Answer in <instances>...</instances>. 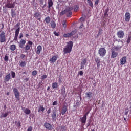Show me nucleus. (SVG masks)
<instances>
[{
  "label": "nucleus",
  "instance_id": "obj_1",
  "mask_svg": "<svg viewBox=\"0 0 131 131\" xmlns=\"http://www.w3.org/2000/svg\"><path fill=\"white\" fill-rule=\"evenodd\" d=\"M72 48H73V42L70 41L67 43L66 48L63 49V52L64 54H68L71 53L72 51Z\"/></svg>",
  "mask_w": 131,
  "mask_h": 131
},
{
  "label": "nucleus",
  "instance_id": "obj_2",
  "mask_svg": "<svg viewBox=\"0 0 131 131\" xmlns=\"http://www.w3.org/2000/svg\"><path fill=\"white\" fill-rule=\"evenodd\" d=\"M89 114L90 111H88L86 113H85V114L83 115L82 117H81L80 118V121L81 123L82 126H84L85 123H86V116H88V115H89Z\"/></svg>",
  "mask_w": 131,
  "mask_h": 131
},
{
  "label": "nucleus",
  "instance_id": "obj_3",
  "mask_svg": "<svg viewBox=\"0 0 131 131\" xmlns=\"http://www.w3.org/2000/svg\"><path fill=\"white\" fill-rule=\"evenodd\" d=\"M6 40H7L6 33L4 31L0 32V42L2 43L6 42Z\"/></svg>",
  "mask_w": 131,
  "mask_h": 131
},
{
  "label": "nucleus",
  "instance_id": "obj_4",
  "mask_svg": "<svg viewBox=\"0 0 131 131\" xmlns=\"http://www.w3.org/2000/svg\"><path fill=\"white\" fill-rule=\"evenodd\" d=\"M13 91L15 95V99L17 100V101H19L20 100V92L16 88H14Z\"/></svg>",
  "mask_w": 131,
  "mask_h": 131
},
{
  "label": "nucleus",
  "instance_id": "obj_5",
  "mask_svg": "<svg viewBox=\"0 0 131 131\" xmlns=\"http://www.w3.org/2000/svg\"><path fill=\"white\" fill-rule=\"evenodd\" d=\"M107 51L104 48H100L98 50V54L100 57H104L105 56Z\"/></svg>",
  "mask_w": 131,
  "mask_h": 131
},
{
  "label": "nucleus",
  "instance_id": "obj_6",
  "mask_svg": "<svg viewBox=\"0 0 131 131\" xmlns=\"http://www.w3.org/2000/svg\"><path fill=\"white\" fill-rule=\"evenodd\" d=\"M32 45H33L32 41H28L24 48L25 51H29V50H30V48L32 47Z\"/></svg>",
  "mask_w": 131,
  "mask_h": 131
},
{
  "label": "nucleus",
  "instance_id": "obj_7",
  "mask_svg": "<svg viewBox=\"0 0 131 131\" xmlns=\"http://www.w3.org/2000/svg\"><path fill=\"white\" fill-rule=\"evenodd\" d=\"M117 35L118 37V38L122 39L124 36H125V35L124 34V32L122 30L119 31L117 33Z\"/></svg>",
  "mask_w": 131,
  "mask_h": 131
},
{
  "label": "nucleus",
  "instance_id": "obj_8",
  "mask_svg": "<svg viewBox=\"0 0 131 131\" xmlns=\"http://www.w3.org/2000/svg\"><path fill=\"white\" fill-rule=\"evenodd\" d=\"M75 33H76V31H73L70 33L63 34V37H65L66 38H67L68 37H71V36H73V35H74Z\"/></svg>",
  "mask_w": 131,
  "mask_h": 131
},
{
  "label": "nucleus",
  "instance_id": "obj_9",
  "mask_svg": "<svg viewBox=\"0 0 131 131\" xmlns=\"http://www.w3.org/2000/svg\"><path fill=\"white\" fill-rule=\"evenodd\" d=\"M118 56V52H115V50L112 48L111 49V58H112L113 59H114V58H116Z\"/></svg>",
  "mask_w": 131,
  "mask_h": 131
},
{
  "label": "nucleus",
  "instance_id": "obj_10",
  "mask_svg": "<svg viewBox=\"0 0 131 131\" xmlns=\"http://www.w3.org/2000/svg\"><path fill=\"white\" fill-rule=\"evenodd\" d=\"M44 127H45V128L48 130H52V129H53V126H52V124L48 122L44 123Z\"/></svg>",
  "mask_w": 131,
  "mask_h": 131
},
{
  "label": "nucleus",
  "instance_id": "obj_11",
  "mask_svg": "<svg viewBox=\"0 0 131 131\" xmlns=\"http://www.w3.org/2000/svg\"><path fill=\"white\" fill-rule=\"evenodd\" d=\"M58 55L52 56V57L49 59L50 63H55L57 60H58Z\"/></svg>",
  "mask_w": 131,
  "mask_h": 131
},
{
  "label": "nucleus",
  "instance_id": "obj_12",
  "mask_svg": "<svg viewBox=\"0 0 131 131\" xmlns=\"http://www.w3.org/2000/svg\"><path fill=\"white\" fill-rule=\"evenodd\" d=\"M51 116L53 120L56 121V120H57V116H59V115H57V111H53L51 115Z\"/></svg>",
  "mask_w": 131,
  "mask_h": 131
},
{
  "label": "nucleus",
  "instance_id": "obj_13",
  "mask_svg": "<svg viewBox=\"0 0 131 131\" xmlns=\"http://www.w3.org/2000/svg\"><path fill=\"white\" fill-rule=\"evenodd\" d=\"M11 78V74L8 73L4 78V82H9Z\"/></svg>",
  "mask_w": 131,
  "mask_h": 131
},
{
  "label": "nucleus",
  "instance_id": "obj_14",
  "mask_svg": "<svg viewBox=\"0 0 131 131\" xmlns=\"http://www.w3.org/2000/svg\"><path fill=\"white\" fill-rule=\"evenodd\" d=\"M129 20H130V13L126 12L125 14V21L129 22Z\"/></svg>",
  "mask_w": 131,
  "mask_h": 131
},
{
  "label": "nucleus",
  "instance_id": "obj_15",
  "mask_svg": "<svg viewBox=\"0 0 131 131\" xmlns=\"http://www.w3.org/2000/svg\"><path fill=\"white\" fill-rule=\"evenodd\" d=\"M41 51H42V47H41V46L39 45V46H37V47L36 48V50L35 51V53L37 55H39V54H40Z\"/></svg>",
  "mask_w": 131,
  "mask_h": 131
},
{
  "label": "nucleus",
  "instance_id": "obj_16",
  "mask_svg": "<svg viewBox=\"0 0 131 131\" xmlns=\"http://www.w3.org/2000/svg\"><path fill=\"white\" fill-rule=\"evenodd\" d=\"M67 112V105L64 104L62 106V108L61 109V114H62V115H64L65 113H66Z\"/></svg>",
  "mask_w": 131,
  "mask_h": 131
},
{
  "label": "nucleus",
  "instance_id": "obj_17",
  "mask_svg": "<svg viewBox=\"0 0 131 131\" xmlns=\"http://www.w3.org/2000/svg\"><path fill=\"white\" fill-rule=\"evenodd\" d=\"M25 43H26V40L21 39L19 44V48H21V49H23V48H24V45H25Z\"/></svg>",
  "mask_w": 131,
  "mask_h": 131
},
{
  "label": "nucleus",
  "instance_id": "obj_18",
  "mask_svg": "<svg viewBox=\"0 0 131 131\" xmlns=\"http://www.w3.org/2000/svg\"><path fill=\"white\" fill-rule=\"evenodd\" d=\"M125 63H126V57L124 56L120 59V64L121 65H124Z\"/></svg>",
  "mask_w": 131,
  "mask_h": 131
},
{
  "label": "nucleus",
  "instance_id": "obj_19",
  "mask_svg": "<svg viewBox=\"0 0 131 131\" xmlns=\"http://www.w3.org/2000/svg\"><path fill=\"white\" fill-rule=\"evenodd\" d=\"M6 8H12L15 7V4L12 3H8L6 5Z\"/></svg>",
  "mask_w": 131,
  "mask_h": 131
},
{
  "label": "nucleus",
  "instance_id": "obj_20",
  "mask_svg": "<svg viewBox=\"0 0 131 131\" xmlns=\"http://www.w3.org/2000/svg\"><path fill=\"white\" fill-rule=\"evenodd\" d=\"M34 17H35V18H37L38 21H40V13L35 12L34 13Z\"/></svg>",
  "mask_w": 131,
  "mask_h": 131
},
{
  "label": "nucleus",
  "instance_id": "obj_21",
  "mask_svg": "<svg viewBox=\"0 0 131 131\" xmlns=\"http://www.w3.org/2000/svg\"><path fill=\"white\" fill-rule=\"evenodd\" d=\"M86 95V98H87V99H91L92 98V95H93V93L91 92H88L85 93Z\"/></svg>",
  "mask_w": 131,
  "mask_h": 131
},
{
  "label": "nucleus",
  "instance_id": "obj_22",
  "mask_svg": "<svg viewBox=\"0 0 131 131\" xmlns=\"http://www.w3.org/2000/svg\"><path fill=\"white\" fill-rule=\"evenodd\" d=\"M26 61H21L19 62V66L20 67H25L26 66Z\"/></svg>",
  "mask_w": 131,
  "mask_h": 131
},
{
  "label": "nucleus",
  "instance_id": "obj_23",
  "mask_svg": "<svg viewBox=\"0 0 131 131\" xmlns=\"http://www.w3.org/2000/svg\"><path fill=\"white\" fill-rule=\"evenodd\" d=\"M48 8L50 9V8H51V7H52L53 5H54V3H53V0H48Z\"/></svg>",
  "mask_w": 131,
  "mask_h": 131
},
{
  "label": "nucleus",
  "instance_id": "obj_24",
  "mask_svg": "<svg viewBox=\"0 0 131 131\" xmlns=\"http://www.w3.org/2000/svg\"><path fill=\"white\" fill-rule=\"evenodd\" d=\"M65 90V87H62L61 89V94L62 95V96H65V95H66V91Z\"/></svg>",
  "mask_w": 131,
  "mask_h": 131
},
{
  "label": "nucleus",
  "instance_id": "obj_25",
  "mask_svg": "<svg viewBox=\"0 0 131 131\" xmlns=\"http://www.w3.org/2000/svg\"><path fill=\"white\" fill-rule=\"evenodd\" d=\"M95 62L97 64V67H100V66H101V64H100L101 60L99 59V57L95 59Z\"/></svg>",
  "mask_w": 131,
  "mask_h": 131
},
{
  "label": "nucleus",
  "instance_id": "obj_26",
  "mask_svg": "<svg viewBox=\"0 0 131 131\" xmlns=\"http://www.w3.org/2000/svg\"><path fill=\"white\" fill-rule=\"evenodd\" d=\"M31 112V111L28 108H26L24 111V113H25L27 115H28L29 114H30V113Z\"/></svg>",
  "mask_w": 131,
  "mask_h": 131
},
{
  "label": "nucleus",
  "instance_id": "obj_27",
  "mask_svg": "<svg viewBox=\"0 0 131 131\" xmlns=\"http://www.w3.org/2000/svg\"><path fill=\"white\" fill-rule=\"evenodd\" d=\"M52 88L55 90V89H57L58 88V83L57 82H53L52 84Z\"/></svg>",
  "mask_w": 131,
  "mask_h": 131
},
{
  "label": "nucleus",
  "instance_id": "obj_28",
  "mask_svg": "<svg viewBox=\"0 0 131 131\" xmlns=\"http://www.w3.org/2000/svg\"><path fill=\"white\" fill-rule=\"evenodd\" d=\"M87 3H88L89 6L91 7V8L94 7V5L93 4V2H92V0H87Z\"/></svg>",
  "mask_w": 131,
  "mask_h": 131
},
{
  "label": "nucleus",
  "instance_id": "obj_29",
  "mask_svg": "<svg viewBox=\"0 0 131 131\" xmlns=\"http://www.w3.org/2000/svg\"><path fill=\"white\" fill-rule=\"evenodd\" d=\"M45 22L47 24H49V23H50V22H51V18L50 17V16H48V17H46Z\"/></svg>",
  "mask_w": 131,
  "mask_h": 131
},
{
  "label": "nucleus",
  "instance_id": "obj_30",
  "mask_svg": "<svg viewBox=\"0 0 131 131\" xmlns=\"http://www.w3.org/2000/svg\"><path fill=\"white\" fill-rule=\"evenodd\" d=\"M130 41H131V35H129L128 36V38L126 41L127 45H129V43H130Z\"/></svg>",
  "mask_w": 131,
  "mask_h": 131
},
{
  "label": "nucleus",
  "instance_id": "obj_31",
  "mask_svg": "<svg viewBox=\"0 0 131 131\" xmlns=\"http://www.w3.org/2000/svg\"><path fill=\"white\" fill-rule=\"evenodd\" d=\"M16 45H12L10 46V49L11 51H15L16 50Z\"/></svg>",
  "mask_w": 131,
  "mask_h": 131
},
{
  "label": "nucleus",
  "instance_id": "obj_32",
  "mask_svg": "<svg viewBox=\"0 0 131 131\" xmlns=\"http://www.w3.org/2000/svg\"><path fill=\"white\" fill-rule=\"evenodd\" d=\"M11 15L12 17H16V12H15V10L13 9H11Z\"/></svg>",
  "mask_w": 131,
  "mask_h": 131
},
{
  "label": "nucleus",
  "instance_id": "obj_33",
  "mask_svg": "<svg viewBox=\"0 0 131 131\" xmlns=\"http://www.w3.org/2000/svg\"><path fill=\"white\" fill-rule=\"evenodd\" d=\"M41 111L42 112H43L45 111V107H43V106L40 105L39 108H38V112H40Z\"/></svg>",
  "mask_w": 131,
  "mask_h": 131
},
{
  "label": "nucleus",
  "instance_id": "obj_34",
  "mask_svg": "<svg viewBox=\"0 0 131 131\" xmlns=\"http://www.w3.org/2000/svg\"><path fill=\"white\" fill-rule=\"evenodd\" d=\"M74 8L73 6H70V7L67 8L66 10H67V12H72V10H73Z\"/></svg>",
  "mask_w": 131,
  "mask_h": 131
},
{
  "label": "nucleus",
  "instance_id": "obj_35",
  "mask_svg": "<svg viewBox=\"0 0 131 131\" xmlns=\"http://www.w3.org/2000/svg\"><path fill=\"white\" fill-rule=\"evenodd\" d=\"M51 26L52 28H56V24L55 23V21H51Z\"/></svg>",
  "mask_w": 131,
  "mask_h": 131
},
{
  "label": "nucleus",
  "instance_id": "obj_36",
  "mask_svg": "<svg viewBox=\"0 0 131 131\" xmlns=\"http://www.w3.org/2000/svg\"><path fill=\"white\" fill-rule=\"evenodd\" d=\"M8 116V113L5 112L4 114H2L1 115V118H4Z\"/></svg>",
  "mask_w": 131,
  "mask_h": 131
},
{
  "label": "nucleus",
  "instance_id": "obj_37",
  "mask_svg": "<svg viewBox=\"0 0 131 131\" xmlns=\"http://www.w3.org/2000/svg\"><path fill=\"white\" fill-rule=\"evenodd\" d=\"M11 74L12 78H15V77H16V73H15V72L13 71H11Z\"/></svg>",
  "mask_w": 131,
  "mask_h": 131
},
{
  "label": "nucleus",
  "instance_id": "obj_38",
  "mask_svg": "<svg viewBox=\"0 0 131 131\" xmlns=\"http://www.w3.org/2000/svg\"><path fill=\"white\" fill-rule=\"evenodd\" d=\"M19 32H20V28H19L16 29L15 35L19 36Z\"/></svg>",
  "mask_w": 131,
  "mask_h": 131
},
{
  "label": "nucleus",
  "instance_id": "obj_39",
  "mask_svg": "<svg viewBox=\"0 0 131 131\" xmlns=\"http://www.w3.org/2000/svg\"><path fill=\"white\" fill-rule=\"evenodd\" d=\"M66 16L68 17H71V16H72V12H67Z\"/></svg>",
  "mask_w": 131,
  "mask_h": 131
},
{
  "label": "nucleus",
  "instance_id": "obj_40",
  "mask_svg": "<svg viewBox=\"0 0 131 131\" xmlns=\"http://www.w3.org/2000/svg\"><path fill=\"white\" fill-rule=\"evenodd\" d=\"M79 10V7L78 5H76L74 7V12H77Z\"/></svg>",
  "mask_w": 131,
  "mask_h": 131
},
{
  "label": "nucleus",
  "instance_id": "obj_41",
  "mask_svg": "<svg viewBox=\"0 0 131 131\" xmlns=\"http://www.w3.org/2000/svg\"><path fill=\"white\" fill-rule=\"evenodd\" d=\"M65 14H67V10L66 9L60 12V16H63V15H65Z\"/></svg>",
  "mask_w": 131,
  "mask_h": 131
},
{
  "label": "nucleus",
  "instance_id": "obj_42",
  "mask_svg": "<svg viewBox=\"0 0 131 131\" xmlns=\"http://www.w3.org/2000/svg\"><path fill=\"white\" fill-rule=\"evenodd\" d=\"M121 48L119 47V46H115L114 47V49H113V50H114V51H119V50H120Z\"/></svg>",
  "mask_w": 131,
  "mask_h": 131
},
{
  "label": "nucleus",
  "instance_id": "obj_43",
  "mask_svg": "<svg viewBox=\"0 0 131 131\" xmlns=\"http://www.w3.org/2000/svg\"><path fill=\"white\" fill-rule=\"evenodd\" d=\"M85 64H86V59L85 58L82 60L81 64L85 65Z\"/></svg>",
  "mask_w": 131,
  "mask_h": 131
},
{
  "label": "nucleus",
  "instance_id": "obj_44",
  "mask_svg": "<svg viewBox=\"0 0 131 131\" xmlns=\"http://www.w3.org/2000/svg\"><path fill=\"white\" fill-rule=\"evenodd\" d=\"M5 62H8L9 61V56L6 54L4 57Z\"/></svg>",
  "mask_w": 131,
  "mask_h": 131
},
{
  "label": "nucleus",
  "instance_id": "obj_45",
  "mask_svg": "<svg viewBox=\"0 0 131 131\" xmlns=\"http://www.w3.org/2000/svg\"><path fill=\"white\" fill-rule=\"evenodd\" d=\"M67 21L66 20H63L62 21V26L64 28H66V27H67V24H66Z\"/></svg>",
  "mask_w": 131,
  "mask_h": 131
},
{
  "label": "nucleus",
  "instance_id": "obj_46",
  "mask_svg": "<svg viewBox=\"0 0 131 131\" xmlns=\"http://www.w3.org/2000/svg\"><path fill=\"white\" fill-rule=\"evenodd\" d=\"M37 74V71L34 70L32 72V76H35Z\"/></svg>",
  "mask_w": 131,
  "mask_h": 131
},
{
  "label": "nucleus",
  "instance_id": "obj_47",
  "mask_svg": "<svg viewBox=\"0 0 131 131\" xmlns=\"http://www.w3.org/2000/svg\"><path fill=\"white\" fill-rule=\"evenodd\" d=\"M14 28H20V23H17L16 25L14 26Z\"/></svg>",
  "mask_w": 131,
  "mask_h": 131
},
{
  "label": "nucleus",
  "instance_id": "obj_48",
  "mask_svg": "<svg viewBox=\"0 0 131 131\" xmlns=\"http://www.w3.org/2000/svg\"><path fill=\"white\" fill-rule=\"evenodd\" d=\"M102 31H103V30L102 29H99L98 32V36L102 35Z\"/></svg>",
  "mask_w": 131,
  "mask_h": 131
},
{
  "label": "nucleus",
  "instance_id": "obj_49",
  "mask_svg": "<svg viewBox=\"0 0 131 131\" xmlns=\"http://www.w3.org/2000/svg\"><path fill=\"white\" fill-rule=\"evenodd\" d=\"M41 79L43 80V79H46V78H47L48 76H47V75H43L42 76H41Z\"/></svg>",
  "mask_w": 131,
  "mask_h": 131
},
{
  "label": "nucleus",
  "instance_id": "obj_50",
  "mask_svg": "<svg viewBox=\"0 0 131 131\" xmlns=\"http://www.w3.org/2000/svg\"><path fill=\"white\" fill-rule=\"evenodd\" d=\"M20 59H24V58H25V57L26 56L25 54H21L20 55Z\"/></svg>",
  "mask_w": 131,
  "mask_h": 131
},
{
  "label": "nucleus",
  "instance_id": "obj_51",
  "mask_svg": "<svg viewBox=\"0 0 131 131\" xmlns=\"http://www.w3.org/2000/svg\"><path fill=\"white\" fill-rule=\"evenodd\" d=\"M52 105L53 106H57V105H58V102H57V101H54Z\"/></svg>",
  "mask_w": 131,
  "mask_h": 131
},
{
  "label": "nucleus",
  "instance_id": "obj_52",
  "mask_svg": "<svg viewBox=\"0 0 131 131\" xmlns=\"http://www.w3.org/2000/svg\"><path fill=\"white\" fill-rule=\"evenodd\" d=\"M53 34H54V35L55 36H59V32H56V31H54V32H53Z\"/></svg>",
  "mask_w": 131,
  "mask_h": 131
},
{
  "label": "nucleus",
  "instance_id": "obj_53",
  "mask_svg": "<svg viewBox=\"0 0 131 131\" xmlns=\"http://www.w3.org/2000/svg\"><path fill=\"white\" fill-rule=\"evenodd\" d=\"M80 104H81L80 101H77L76 105L77 106V107H79V106H80Z\"/></svg>",
  "mask_w": 131,
  "mask_h": 131
},
{
  "label": "nucleus",
  "instance_id": "obj_54",
  "mask_svg": "<svg viewBox=\"0 0 131 131\" xmlns=\"http://www.w3.org/2000/svg\"><path fill=\"white\" fill-rule=\"evenodd\" d=\"M27 131H32V127L29 126L27 129Z\"/></svg>",
  "mask_w": 131,
  "mask_h": 131
},
{
  "label": "nucleus",
  "instance_id": "obj_55",
  "mask_svg": "<svg viewBox=\"0 0 131 131\" xmlns=\"http://www.w3.org/2000/svg\"><path fill=\"white\" fill-rule=\"evenodd\" d=\"M78 74H79L81 76L83 75V71H80V72H78Z\"/></svg>",
  "mask_w": 131,
  "mask_h": 131
},
{
  "label": "nucleus",
  "instance_id": "obj_56",
  "mask_svg": "<svg viewBox=\"0 0 131 131\" xmlns=\"http://www.w3.org/2000/svg\"><path fill=\"white\" fill-rule=\"evenodd\" d=\"M18 35H15L14 40H15V41H17V39H18Z\"/></svg>",
  "mask_w": 131,
  "mask_h": 131
},
{
  "label": "nucleus",
  "instance_id": "obj_57",
  "mask_svg": "<svg viewBox=\"0 0 131 131\" xmlns=\"http://www.w3.org/2000/svg\"><path fill=\"white\" fill-rule=\"evenodd\" d=\"M127 114H128V110H125L124 115L126 116Z\"/></svg>",
  "mask_w": 131,
  "mask_h": 131
},
{
  "label": "nucleus",
  "instance_id": "obj_58",
  "mask_svg": "<svg viewBox=\"0 0 131 131\" xmlns=\"http://www.w3.org/2000/svg\"><path fill=\"white\" fill-rule=\"evenodd\" d=\"M28 80H29V78H26L25 79H24V81H25V82H27Z\"/></svg>",
  "mask_w": 131,
  "mask_h": 131
},
{
  "label": "nucleus",
  "instance_id": "obj_59",
  "mask_svg": "<svg viewBox=\"0 0 131 131\" xmlns=\"http://www.w3.org/2000/svg\"><path fill=\"white\" fill-rule=\"evenodd\" d=\"M51 111H52V110H51V108L48 109L47 111V114H50V113H51Z\"/></svg>",
  "mask_w": 131,
  "mask_h": 131
},
{
  "label": "nucleus",
  "instance_id": "obj_60",
  "mask_svg": "<svg viewBox=\"0 0 131 131\" xmlns=\"http://www.w3.org/2000/svg\"><path fill=\"white\" fill-rule=\"evenodd\" d=\"M17 125L18 127H20V126H21V122L20 121H18L17 122Z\"/></svg>",
  "mask_w": 131,
  "mask_h": 131
},
{
  "label": "nucleus",
  "instance_id": "obj_61",
  "mask_svg": "<svg viewBox=\"0 0 131 131\" xmlns=\"http://www.w3.org/2000/svg\"><path fill=\"white\" fill-rule=\"evenodd\" d=\"M80 69H84V64H81Z\"/></svg>",
  "mask_w": 131,
  "mask_h": 131
},
{
  "label": "nucleus",
  "instance_id": "obj_62",
  "mask_svg": "<svg viewBox=\"0 0 131 131\" xmlns=\"http://www.w3.org/2000/svg\"><path fill=\"white\" fill-rule=\"evenodd\" d=\"M22 37H23V34L20 33L19 35V38H22Z\"/></svg>",
  "mask_w": 131,
  "mask_h": 131
},
{
  "label": "nucleus",
  "instance_id": "obj_63",
  "mask_svg": "<svg viewBox=\"0 0 131 131\" xmlns=\"http://www.w3.org/2000/svg\"><path fill=\"white\" fill-rule=\"evenodd\" d=\"M82 27H83V24H81V25L80 26V27H79V28L80 29H81V28H82Z\"/></svg>",
  "mask_w": 131,
  "mask_h": 131
},
{
  "label": "nucleus",
  "instance_id": "obj_64",
  "mask_svg": "<svg viewBox=\"0 0 131 131\" xmlns=\"http://www.w3.org/2000/svg\"><path fill=\"white\" fill-rule=\"evenodd\" d=\"M95 5H98L99 4V0H96L95 3Z\"/></svg>",
  "mask_w": 131,
  "mask_h": 131
}]
</instances>
